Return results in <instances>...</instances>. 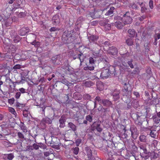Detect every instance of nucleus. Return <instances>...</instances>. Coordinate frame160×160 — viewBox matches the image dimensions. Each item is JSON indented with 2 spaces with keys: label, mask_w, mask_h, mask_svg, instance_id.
<instances>
[{
  "label": "nucleus",
  "mask_w": 160,
  "mask_h": 160,
  "mask_svg": "<svg viewBox=\"0 0 160 160\" xmlns=\"http://www.w3.org/2000/svg\"><path fill=\"white\" fill-rule=\"evenodd\" d=\"M78 33L75 32L73 30L71 31L68 30L65 31L62 35V37L65 38V37L67 38V40L69 39L70 38H72L73 40L76 39V38L78 36Z\"/></svg>",
  "instance_id": "f257e3e1"
},
{
  "label": "nucleus",
  "mask_w": 160,
  "mask_h": 160,
  "mask_svg": "<svg viewBox=\"0 0 160 160\" xmlns=\"http://www.w3.org/2000/svg\"><path fill=\"white\" fill-rule=\"evenodd\" d=\"M129 149L130 152V154L129 155L130 158L132 157L133 158V160H136V153L137 152L138 148L135 145L134 143H132L129 145Z\"/></svg>",
  "instance_id": "f03ea898"
},
{
  "label": "nucleus",
  "mask_w": 160,
  "mask_h": 160,
  "mask_svg": "<svg viewBox=\"0 0 160 160\" xmlns=\"http://www.w3.org/2000/svg\"><path fill=\"white\" fill-rule=\"evenodd\" d=\"M6 41L3 42V47L7 49L8 52H11L12 53H14L17 48V46L12 43H6Z\"/></svg>",
  "instance_id": "7ed1b4c3"
},
{
  "label": "nucleus",
  "mask_w": 160,
  "mask_h": 160,
  "mask_svg": "<svg viewBox=\"0 0 160 160\" xmlns=\"http://www.w3.org/2000/svg\"><path fill=\"white\" fill-rule=\"evenodd\" d=\"M122 21L124 22V25L129 24L132 22V19L130 16L129 12H127L124 14L122 19Z\"/></svg>",
  "instance_id": "20e7f679"
},
{
  "label": "nucleus",
  "mask_w": 160,
  "mask_h": 160,
  "mask_svg": "<svg viewBox=\"0 0 160 160\" xmlns=\"http://www.w3.org/2000/svg\"><path fill=\"white\" fill-rule=\"evenodd\" d=\"M91 130L94 131L96 130L99 132H101L102 131V128L101 127V124L99 122H95L93 123L91 126Z\"/></svg>",
  "instance_id": "39448f33"
},
{
  "label": "nucleus",
  "mask_w": 160,
  "mask_h": 160,
  "mask_svg": "<svg viewBox=\"0 0 160 160\" xmlns=\"http://www.w3.org/2000/svg\"><path fill=\"white\" fill-rule=\"evenodd\" d=\"M111 73L109 69L104 68L101 72V76L102 79L108 78L111 74Z\"/></svg>",
  "instance_id": "423d86ee"
},
{
  "label": "nucleus",
  "mask_w": 160,
  "mask_h": 160,
  "mask_svg": "<svg viewBox=\"0 0 160 160\" xmlns=\"http://www.w3.org/2000/svg\"><path fill=\"white\" fill-rule=\"evenodd\" d=\"M128 84L126 83H124L123 88L122 89V94L123 97H127L129 92L128 90ZM124 98V97H123Z\"/></svg>",
  "instance_id": "0eeeda50"
},
{
  "label": "nucleus",
  "mask_w": 160,
  "mask_h": 160,
  "mask_svg": "<svg viewBox=\"0 0 160 160\" xmlns=\"http://www.w3.org/2000/svg\"><path fill=\"white\" fill-rule=\"evenodd\" d=\"M102 104L106 107H112V102L107 99H102Z\"/></svg>",
  "instance_id": "6e6552de"
},
{
  "label": "nucleus",
  "mask_w": 160,
  "mask_h": 160,
  "mask_svg": "<svg viewBox=\"0 0 160 160\" xmlns=\"http://www.w3.org/2000/svg\"><path fill=\"white\" fill-rule=\"evenodd\" d=\"M66 121V117L64 115H62L59 120V127L63 128L65 126V122Z\"/></svg>",
  "instance_id": "1a4fd4ad"
},
{
  "label": "nucleus",
  "mask_w": 160,
  "mask_h": 160,
  "mask_svg": "<svg viewBox=\"0 0 160 160\" xmlns=\"http://www.w3.org/2000/svg\"><path fill=\"white\" fill-rule=\"evenodd\" d=\"M29 31L28 27H23L19 31V33L21 36H24Z\"/></svg>",
  "instance_id": "9d476101"
},
{
  "label": "nucleus",
  "mask_w": 160,
  "mask_h": 160,
  "mask_svg": "<svg viewBox=\"0 0 160 160\" xmlns=\"http://www.w3.org/2000/svg\"><path fill=\"white\" fill-rule=\"evenodd\" d=\"M85 150L87 153L89 160H95L94 158H92V151L90 148L86 147L85 148Z\"/></svg>",
  "instance_id": "9b49d317"
},
{
  "label": "nucleus",
  "mask_w": 160,
  "mask_h": 160,
  "mask_svg": "<svg viewBox=\"0 0 160 160\" xmlns=\"http://www.w3.org/2000/svg\"><path fill=\"white\" fill-rule=\"evenodd\" d=\"M52 23L55 25H58L60 22L59 17L58 15H55L52 18Z\"/></svg>",
  "instance_id": "f8f14e48"
},
{
  "label": "nucleus",
  "mask_w": 160,
  "mask_h": 160,
  "mask_svg": "<svg viewBox=\"0 0 160 160\" xmlns=\"http://www.w3.org/2000/svg\"><path fill=\"white\" fill-rule=\"evenodd\" d=\"M103 139L107 141H112V139L111 138L112 134L109 132L103 133Z\"/></svg>",
  "instance_id": "ddd939ff"
},
{
  "label": "nucleus",
  "mask_w": 160,
  "mask_h": 160,
  "mask_svg": "<svg viewBox=\"0 0 160 160\" xmlns=\"http://www.w3.org/2000/svg\"><path fill=\"white\" fill-rule=\"evenodd\" d=\"M47 113L48 117H51L55 115L54 110L52 108H48L47 109Z\"/></svg>",
  "instance_id": "4468645a"
},
{
  "label": "nucleus",
  "mask_w": 160,
  "mask_h": 160,
  "mask_svg": "<svg viewBox=\"0 0 160 160\" xmlns=\"http://www.w3.org/2000/svg\"><path fill=\"white\" fill-rule=\"evenodd\" d=\"M128 36L131 38H133L137 35L134 29H129L128 30Z\"/></svg>",
  "instance_id": "2eb2a0df"
},
{
  "label": "nucleus",
  "mask_w": 160,
  "mask_h": 160,
  "mask_svg": "<svg viewBox=\"0 0 160 160\" xmlns=\"http://www.w3.org/2000/svg\"><path fill=\"white\" fill-rule=\"evenodd\" d=\"M118 52L117 49L114 47H112L109 48V53L112 55L116 54Z\"/></svg>",
  "instance_id": "dca6fc26"
},
{
  "label": "nucleus",
  "mask_w": 160,
  "mask_h": 160,
  "mask_svg": "<svg viewBox=\"0 0 160 160\" xmlns=\"http://www.w3.org/2000/svg\"><path fill=\"white\" fill-rule=\"evenodd\" d=\"M138 102L136 100H134L132 101L131 104H130V103H128L127 105V107L126 109H130L131 107V105H132L134 108H137L138 107Z\"/></svg>",
  "instance_id": "f3484780"
},
{
  "label": "nucleus",
  "mask_w": 160,
  "mask_h": 160,
  "mask_svg": "<svg viewBox=\"0 0 160 160\" xmlns=\"http://www.w3.org/2000/svg\"><path fill=\"white\" fill-rule=\"evenodd\" d=\"M42 121V122L45 124H50L52 122V120L48 117H45L43 118Z\"/></svg>",
  "instance_id": "a211bd4d"
},
{
  "label": "nucleus",
  "mask_w": 160,
  "mask_h": 160,
  "mask_svg": "<svg viewBox=\"0 0 160 160\" xmlns=\"http://www.w3.org/2000/svg\"><path fill=\"white\" fill-rule=\"evenodd\" d=\"M97 87L98 89L100 91H102L104 88L103 83L101 81L97 82Z\"/></svg>",
  "instance_id": "6ab92c4d"
},
{
  "label": "nucleus",
  "mask_w": 160,
  "mask_h": 160,
  "mask_svg": "<svg viewBox=\"0 0 160 160\" xmlns=\"http://www.w3.org/2000/svg\"><path fill=\"white\" fill-rule=\"evenodd\" d=\"M152 118L153 119V122L155 123L158 124L160 122V118L158 116L156 115L153 116Z\"/></svg>",
  "instance_id": "aec40b11"
},
{
  "label": "nucleus",
  "mask_w": 160,
  "mask_h": 160,
  "mask_svg": "<svg viewBox=\"0 0 160 160\" xmlns=\"http://www.w3.org/2000/svg\"><path fill=\"white\" fill-rule=\"evenodd\" d=\"M115 26L119 29H122L123 27V24L120 21H117L115 23Z\"/></svg>",
  "instance_id": "412c9836"
},
{
  "label": "nucleus",
  "mask_w": 160,
  "mask_h": 160,
  "mask_svg": "<svg viewBox=\"0 0 160 160\" xmlns=\"http://www.w3.org/2000/svg\"><path fill=\"white\" fill-rule=\"evenodd\" d=\"M115 9V8L114 7H111L110 8L109 10L107 11L105 15L106 16H108L113 14V11Z\"/></svg>",
  "instance_id": "4be33fe9"
},
{
  "label": "nucleus",
  "mask_w": 160,
  "mask_h": 160,
  "mask_svg": "<svg viewBox=\"0 0 160 160\" xmlns=\"http://www.w3.org/2000/svg\"><path fill=\"white\" fill-rule=\"evenodd\" d=\"M5 134L4 133V132L2 129V127H0V139L4 140L5 138Z\"/></svg>",
  "instance_id": "5701e85b"
},
{
  "label": "nucleus",
  "mask_w": 160,
  "mask_h": 160,
  "mask_svg": "<svg viewBox=\"0 0 160 160\" xmlns=\"http://www.w3.org/2000/svg\"><path fill=\"white\" fill-rule=\"evenodd\" d=\"M140 141L142 142H145L147 141L146 136L144 135H140L139 137Z\"/></svg>",
  "instance_id": "b1692460"
},
{
  "label": "nucleus",
  "mask_w": 160,
  "mask_h": 160,
  "mask_svg": "<svg viewBox=\"0 0 160 160\" xmlns=\"http://www.w3.org/2000/svg\"><path fill=\"white\" fill-rule=\"evenodd\" d=\"M8 111L12 114H13L15 117H17V114L13 108L12 107H9L8 108Z\"/></svg>",
  "instance_id": "393cba45"
},
{
  "label": "nucleus",
  "mask_w": 160,
  "mask_h": 160,
  "mask_svg": "<svg viewBox=\"0 0 160 160\" xmlns=\"http://www.w3.org/2000/svg\"><path fill=\"white\" fill-rule=\"evenodd\" d=\"M69 127L73 131H75L76 130V127L72 123L70 122L68 123Z\"/></svg>",
  "instance_id": "a878e982"
},
{
  "label": "nucleus",
  "mask_w": 160,
  "mask_h": 160,
  "mask_svg": "<svg viewBox=\"0 0 160 160\" xmlns=\"http://www.w3.org/2000/svg\"><path fill=\"white\" fill-rule=\"evenodd\" d=\"M138 2H137L136 3L135 2L133 3H131L130 4L129 7L130 8H131L132 9H137L138 8V6L137 5V4H138Z\"/></svg>",
  "instance_id": "bb28decb"
},
{
  "label": "nucleus",
  "mask_w": 160,
  "mask_h": 160,
  "mask_svg": "<svg viewBox=\"0 0 160 160\" xmlns=\"http://www.w3.org/2000/svg\"><path fill=\"white\" fill-rule=\"evenodd\" d=\"M5 155L7 156L8 159L9 160H12L14 157V154L12 153L7 154Z\"/></svg>",
  "instance_id": "cd10ccee"
},
{
  "label": "nucleus",
  "mask_w": 160,
  "mask_h": 160,
  "mask_svg": "<svg viewBox=\"0 0 160 160\" xmlns=\"http://www.w3.org/2000/svg\"><path fill=\"white\" fill-rule=\"evenodd\" d=\"M138 5H139L141 7V11L142 13H144L146 10H147V8L145 7H144L143 5V3H139Z\"/></svg>",
  "instance_id": "c85d7f7f"
},
{
  "label": "nucleus",
  "mask_w": 160,
  "mask_h": 160,
  "mask_svg": "<svg viewBox=\"0 0 160 160\" xmlns=\"http://www.w3.org/2000/svg\"><path fill=\"white\" fill-rule=\"evenodd\" d=\"M95 77V78H97L98 79L102 78L101 72L99 71L97 72Z\"/></svg>",
  "instance_id": "c756f323"
},
{
  "label": "nucleus",
  "mask_w": 160,
  "mask_h": 160,
  "mask_svg": "<svg viewBox=\"0 0 160 160\" xmlns=\"http://www.w3.org/2000/svg\"><path fill=\"white\" fill-rule=\"evenodd\" d=\"M31 43L36 47H38L40 46V42L38 41L36 42V41H33Z\"/></svg>",
  "instance_id": "7c9ffc66"
},
{
  "label": "nucleus",
  "mask_w": 160,
  "mask_h": 160,
  "mask_svg": "<svg viewBox=\"0 0 160 160\" xmlns=\"http://www.w3.org/2000/svg\"><path fill=\"white\" fill-rule=\"evenodd\" d=\"M140 148L141 150V152L142 151L145 154H147L148 153V151L147 150L145 146L142 145L140 146Z\"/></svg>",
  "instance_id": "2f4dec72"
},
{
  "label": "nucleus",
  "mask_w": 160,
  "mask_h": 160,
  "mask_svg": "<svg viewBox=\"0 0 160 160\" xmlns=\"http://www.w3.org/2000/svg\"><path fill=\"white\" fill-rule=\"evenodd\" d=\"M150 135L152 138H155L156 136V130H152L150 131Z\"/></svg>",
  "instance_id": "473e14b6"
},
{
  "label": "nucleus",
  "mask_w": 160,
  "mask_h": 160,
  "mask_svg": "<svg viewBox=\"0 0 160 160\" xmlns=\"http://www.w3.org/2000/svg\"><path fill=\"white\" fill-rule=\"evenodd\" d=\"M99 38L98 36L95 35H92L90 36L89 38V40H97Z\"/></svg>",
  "instance_id": "72a5a7b5"
},
{
  "label": "nucleus",
  "mask_w": 160,
  "mask_h": 160,
  "mask_svg": "<svg viewBox=\"0 0 160 160\" xmlns=\"http://www.w3.org/2000/svg\"><path fill=\"white\" fill-rule=\"evenodd\" d=\"M92 85V83L90 81H86L84 83V86L87 87H89Z\"/></svg>",
  "instance_id": "f704fd0d"
},
{
  "label": "nucleus",
  "mask_w": 160,
  "mask_h": 160,
  "mask_svg": "<svg viewBox=\"0 0 160 160\" xmlns=\"http://www.w3.org/2000/svg\"><path fill=\"white\" fill-rule=\"evenodd\" d=\"M86 119L89 121V122H91L92 121V116L90 115H88L86 116L85 118Z\"/></svg>",
  "instance_id": "c9c22d12"
},
{
  "label": "nucleus",
  "mask_w": 160,
  "mask_h": 160,
  "mask_svg": "<svg viewBox=\"0 0 160 160\" xmlns=\"http://www.w3.org/2000/svg\"><path fill=\"white\" fill-rule=\"evenodd\" d=\"M94 69V67L93 66H86L84 68V69L86 71H92Z\"/></svg>",
  "instance_id": "e433bc0d"
},
{
  "label": "nucleus",
  "mask_w": 160,
  "mask_h": 160,
  "mask_svg": "<svg viewBox=\"0 0 160 160\" xmlns=\"http://www.w3.org/2000/svg\"><path fill=\"white\" fill-rule=\"evenodd\" d=\"M102 99L99 96H97L95 98V101L96 102L97 101L98 102L99 104L100 105H101L102 103Z\"/></svg>",
  "instance_id": "4c0bfd02"
},
{
  "label": "nucleus",
  "mask_w": 160,
  "mask_h": 160,
  "mask_svg": "<svg viewBox=\"0 0 160 160\" xmlns=\"http://www.w3.org/2000/svg\"><path fill=\"white\" fill-rule=\"evenodd\" d=\"M20 126L21 129L24 132H27L26 127L23 124L21 125Z\"/></svg>",
  "instance_id": "58836bf2"
},
{
  "label": "nucleus",
  "mask_w": 160,
  "mask_h": 160,
  "mask_svg": "<svg viewBox=\"0 0 160 160\" xmlns=\"http://www.w3.org/2000/svg\"><path fill=\"white\" fill-rule=\"evenodd\" d=\"M61 82L67 86H68L70 83L67 80L65 79H62L61 81Z\"/></svg>",
  "instance_id": "ea45409f"
},
{
  "label": "nucleus",
  "mask_w": 160,
  "mask_h": 160,
  "mask_svg": "<svg viewBox=\"0 0 160 160\" xmlns=\"http://www.w3.org/2000/svg\"><path fill=\"white\" fill-rule=\"evenodd\" d=\"M73 153L74 154L77 155L78 154L79 152V148L78 147H76L73 148Z\"/></svg>",
  "instance_id": "a19ab883"
},
{
  "label": "nucleus",
  "mask_w": 160,
  "mask_h": 160,
  "mask_svg": "<svg viewBox=\"0 0 160 160\" xmlns=\"http://www.w3.org/2000/svg\"><path fill=\"white\" fill-rule=\"evenodd\" d=\"M17 134L18 138L20 139H23L24 138V135L21 132H18Z\"/></svg>",
  "instance_id": "79ce46f5"
},
{
  "label": "nucleus",
  "mask_w": 160,
  "mask_h": 160,
  "mask_svg": "<svg viewBox=\"0 0 160 160\" xmlns=\"http://www.w3.org/2000/svg\"><path fill=\"white\" fill-rule=\"evenodd\" d=\"M82 55V53H81L79 54L78 55V57L77 58H78L81 63L83 61V58L82 57V58L81 57Z\"/></svg>",
  "instance_id": "37998d69"
},
{
  "label": "nucleus",
  "mask_w": 160,
  "mask_h": 160,
  "mask_svg": "<svg viewBox=\"0 0 160 160\" xmlns=\"http://www.w3.org/2000/svg\"><path fill=\"white\" fill-rule=\"evenodd\" d=\"M18 91H19V92H21V93L22 94H23L27 92L26 89L23 88H19Z\"/></svg>",
  "instance_id": "c03bdc74"
},
{
  "label": "nucleus",
  "mask_w": 160,
  "mask_h": 160,
  "mask_svg": "<svg viewBox=\"0 0 160 160\" xmlns=\"http://www.w3.org/2000/svg\"><path fill=\"white\" fill-rule=\"evenodd\" d=\"M120 93V92L119 90H115L112 93V95H115V96H119Z\"/></svg>",
  "instance_id": "a18cd8bd"
},
{
  "label": "nucleus",
  "mask_w": 160,
  "mask_h": 160,
  "mask_svg": "<svg viewBox=\"0 0 160 160\" xmlns=\"http://www.w3.org/2000/svg\"><path fill=\"white\" fill-rule=\"evenodd\" d=\"M83 20V18L82 17H80L77 19V24L80 23Z\"/></svg>",
  "instance_id": "49530a36"
},
{
  "label": "nucleus",
  "mask_w": 160,
  "mask_h": 160,
  "mask_svg": "<svg viewBox=\"0 0 160 160\" xmlns=\"http://www.w3.org/2000/svg\"><path fill=\"white\" fill-rule=\"evenodd\" d=\"M133 61L132 60H131L128 61V64L129 66L131 68H134V66L133 64L132 63Z\"/></svg>",
  "instance_id": "de8ad7c7"
},
{
  "label": "nucleus",
  "mask_w": 160,
  "mask_h": 160,
  "mask_svg": "<svg viewBox=\"0 0 160 160\" xmlns=\"http://www.w3.org/2000/svg\"><path fill=\"white\" fill-rule=\"evenodd\" d=\"M151 156L152 158L154 159L157 158L158 156V153L155 152H152L151 154Z\"/></svg>",
  "instance_id": "09e8293b"
},
{
  "label": "nucleus",
  "mask_w": 160,
  "mask_h": 160,
  "mask_svg": "<svg viewBox=\"0 0 160 160\" xmlns=\"http://www.w3.org/2000/svg\"><path fill=\"white\" fill-rule=\"evenodd\" d=\"M139 72V69L138 68H135V69L133 70V72H132V73L134 74H136L137 73L138 74Z\"/></svg>",
  "instance_id": "8fccbe9b"
},
{
  "label": "nucleus",
  "mask_w": 160,
  "mask_h": 160,
  "mask_svg": "<svg viewBox=\"0 0 160 160\" xmlns=\"http://www.w3.org/2000/svg\"><path fill=\"white\" fill-rule=\"evenodd\" d=\"M151 127H144L142 128V130L145 132L150 131L151 130Z\"/></svg>",
  "instance_id": "3c124183"
},
{
  "label": "nucleus",
  "mask_w": 160,
  "mask_h": 160,
  "mask_svg": "<svg viewBox=\"0 0 160 160\" xmlns=\"http://www.w3.org/2000/svg\"><path fill=\"white\" fill-rule=\"evenodd\" d=\"M158 143V141L156 140H154L153 141L152 145L153 146H154V148H156L157 146Z\"/></svg>",
  "instance_id": "603ef678"
},
{
  "label": "nucleus",
  "mask_w": 160,
  "mask_h": 160,
  "mask_svg": "<svg viewBox=\"0 0 160 160\" xmlns=\"http://www.w3.org/2000/svg\"><path fill=\"white\" fill-rule=\"evenodd\" d=\"M21 95V92H17L16 93L15 98L17 99H19Z\"/></svg>",
  "instance_id": "864d4df0"
},
{
  "label": "nucleus",
  "mask_w": 160,
  "mask_h": 160,
  "mask_svg": "<svg viewBox=\"0 0 160 160\" xmlns=\"http://www.w3.org/2000/svg\"><path fill=\"white\" fill-rule=\"evenodd\" d=\"M81 139H77L76 140V142H75V143H76V146L77 147L79 145L80 143H81Z\"/></svg>",
  "instance_id": "5fc2aeb1"
},
{
  "label": "nucleus",
  "mask_w": 160,
  "mask_h": 160,
  "mask_svg": "<svg viewBox=\"0 0 160 160\" xmlns=\"http://www.w3.org/2000/svg\"><path fill=\"white\" fill-rule=\"evenodd\" d=\"M59 29L58 28H56L53 27H52L50 29L49 31L50 32H53V31H58Z\"/></svg>",
  "instance_id": "6e6d98bb"
},
{
  "label": "nucleus",
  "mask_w": 160,
  "mask_h": 160,
  "mask_svg": "<svg viewBox=\"0 0 160 160\" xmlns=\"http://www.w3.org/2000/svg\"><path fill=\"white\" fill-rule=\"evenodd\" d=\"M28 111L27 110L23 111V115L25 117H27L28 116Z\"/></svg>",
  "instance_id": "4d7b16f0"
},
{
  "label": "nucleus",
  "mask_w": 160,
  "mask_h": 160,
  "mask_svg": "<svg viewBox=\"0 0 160 160\" xmlns=\"http://www.w3.org/2000/svg\"><path fill=\"white\" fill-rule=\"evenodd\" d=\"M21 68V65L19 64H16L13 67V68L14 69H20Z\"/></svg>",
  "instance_id": "13d9d810"
},
{
  "label": "nucleus",
  "mask_w": 160,
  "mask_h": 160,
  "mask_svg": "<svg viewBox=\"0 0 160 160\" xmlns=\"http://www.w3.org/2000/svg\"><path fill=\"white\" fill-rule=\"evenodd\" d=\"M32 147L33 149L35 150H37L39 149V146L36 143H34L32 145Z\"/></svg>",
  "instance_id": "bf43d9fd"
},
{
  "label": "nucleus",
  "mask_w": 160,
  "mask_h": 160,
  "mask_svg": "<svg viewBox=\"0 0 160 160\" xmlns=\"http://www.w3.org/2000/svg\"><path fill=\"white\" fill-rule=\"evenodd\" d=\"M84 97L85 98L87 99H91V96L88 94H85L84 95Z\"/></svg>",
  "instance_id": "052dcab7"
},
{
  "label": "nucleus",
  "mask_w": 160,
  "mask_h": 160,
  "mask_svg": "<svg viewBox=\"0 0 160 160\" xmlns=\"http://www.w3.org/2000/svg\"><path fill=\"white\" fill-rule=\"evenodd\" d=\"M153 2L152 0H150L149 2V5L150 8L151 9L153 8Z\"/></svg>",
  "instance_id": "680f3d73"
},
{
  "label": "nucleus",
  "mask_w": 160,
  "mask_h": 160,
  "mask_svg": "<svg viewBox=\"0 0 160 160\" xmlns=\"http://www.w3.org/2000/svg\"><path fill=\"white\" fill-rule=\"evenodd\" d=\"M155 40H157L160 39V33L156 34L154 36Z\"/></svg>",
  "instance_id": "e2e57ef3"
},
{
  "label": "nucleus",
  "mask_w": 160,
  "mask_h": 160,
  "mask_svg": "<svg viewBox=\"0 0 160 160\" xmlns=\"http://www.w3.org/2000/svg\"><path fill=\"white\" fill-rule=\"evenodd\" d=\"M39 23L40 24L41 27L44 29L46 28V26L44 24V22L43 21H41L39 22Z\"/></svg>",
  "instance_id": "0e129e2a"
},
{
  "label": "nucleus",
  "mask_w": 160,
  "mask_h": 160,
  "mask_svg": "<svg viewBox=\"0 0 160 160\" xmlns=\"http://www.w3.org/2000/svg\"><path fill=\"white\" fill-rule=\"evenodd\" d=\"M89 62L90 64H92L94 63V60L93 58L90 57L89 58Z\"/></svg>",
  "instance_id": "69168bd1"
},
{
  "label": "nucleus",
  "mask_w": 160,
  "mask_h": 160,
  "mask_svg": "<svg viewBox=\"0 0 160 160\" xmlns=\"http://www.w3.org/2000/svg\"><path fill=\"white\" fill-rule=\"evenodd\" d=\"M127 44L129 46H131L133 44V41H126Z\"/></svg>",
  "instance_id": "338daca9"
},
{
  "label": "nucleus",
  "mask_w": 160,
  "mask_h": 160,
  "mask_svg": "<svg viewBox=\"0 0 160 160\" xmlns=\"http://www.w3.org/2000/svg\"><path fill=\"white\" fill-rule=\"evenodd\" d=\"M112 96H113V98L114 101H117L120 98L119 96H115V95Z\"/></svg>",
  "instance_id": "774afa93"
}]
</instances>
